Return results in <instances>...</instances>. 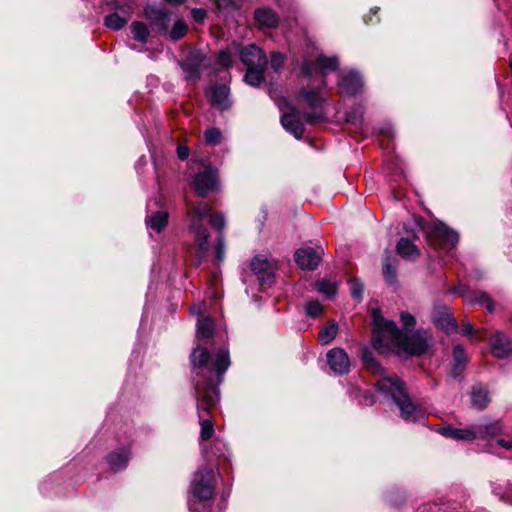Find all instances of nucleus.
Wrapping results in <instances>:
<instances>
[{
  "label": "nucleus",
  "instance_id": "f257e3e1",
  "mask_svg": "<svg viewBox=\"0 0 512 512\" xmlns=\"http://www.w3.org/2000/svg\"><path fill=\"white\" fill-rule=\"evenodd\" d=\"M190 359L195 371L193 386L201 426L200 436L207 441L214 434L210 411L219 400L218 386L230 366L229 352L220 348L212 358L207 348L198 346L193 349Z\"/></svg>",
  "mask_w": 512,
  "mask_h": 512
},
{
  "label": "nucleus",
  "instance_id": "f03ea898",
  "mask_svg": "<svg viewBox=\"0 0 512 512\" xmlns=\"http://www.w3.org/2000/svg\"><path fill=\"white\" fill-rule=\"evenodd\" d=\"M373 319L372 345L375 350L385 354L394 348L405 353L419 356L427 352L428 332L418 330L411 335L404 334L393 321L385 319L378 308L371 311Z\"/></svg>",
  "mask_w": 512,
  "mask_h": 512
},
{
  "label": "nucleus",
  "instance_id": "7ed1b4c3",
  "mask_svg": "<svg viewBox=\"0 0 512 512\" xmlns=\"http://www.w3.org/2000/svg\"><path fill=\"white\" fill-rule=\"evenodd\" d=\"M361 358L369 372L381 376L375 383L376 389L386 397L393 399L400 409L401 417L406 421H416L419 419L421 417V410L416 407L408 395L405 383L397 375H387L370 349L363 348Z\"/></svg>",
  "mask_w": 512,
  "mask_h": 512
},
{
  "label": "nucleus",
  "instance_id": "20e7f679",
  "mask_svg": "<svg viewBox=\"0 0 512 512\" xmlns=\"http://www.w3.org/2000/svg\"><path fill=\"white\" fill-rule=\"evenodd\" d=\"M211 208L205 202H198L192 209L189 210L190 216V231L194 234L195 243L200 256L198 264L205 256L209 249V232L203 226L204 219L210 214Z\"/></svg>",
  "mask_w": 512,
  "mask_h": 512
},
{
  "label": "nucleus",
  "instance_id": "39448f33",
  "mask_svg": "<svg viewBox=\"0 0 512 512\" xmlns=\"http://www.w3.org/2000/svg\"><path fill=\"white\" fill-rule=\"evenodd\" d=\"M192 493L200 500H208L212 498L214 493V472L211 468L199 469L192 482Z\"/></svg>",
  "mask_w": 512,
  "mask_h": 512
},
{
  "label": "nucleus",
  "instance_id": "423d86ee",
  "mask_svg": "<svg viewBox=\"0 0 512 512\" xmlns=\"http://www.w3.org/2000/svg\"><path fill=\"white\" fill-rule=\"evenodd\" d=\"M144 16L149 21L151 28L159 35H166L172 22V12L156 6H147Z\"/></svg>",
  "mask_w": 512,
  "mask_h": 512
},
{
  "label": "nucleus",
  "instance_id": "0eeeda50",
  "mask_svg": "<svg viewBox=\"0 0 512 512\" xmlns=\"http://www.w3.org/2000/svg\"><path fill=\"white\" fill-rule=\"evenodd\" d=\"M299 95L305 100L307 105L313 109L312 112L303 114L305 122L310 125L323 122L325 120V115L320 109L323 98L320 96L318 90H307L302 88Z\"/></svg>",
  "mask_w": 512,
  "mask_h": 512
},
{
  "label": "nucleus",
  "instance_id": "6e6552de",
  "mask_svg": "<svg viewBox=\"0 0 512 512\" xmlns=\"http://www.w3.org/2000/svg\"><path fill=\"white\" fill-rule=\"evenodd\" d=\"M206 60V56L201 51H191L185 60L180 63L185 73V80L196 83L201 77Z\"/></svg>",
  "mask_w": 512,
  "mask_h": 512
},
{
  "label": "nucleus",
  "instance_id": "1a4fd4ad",
  "mask_svg": "<svg viewBox=\"0 0 512 512\" xmlns=\"http://www.w3.org/2000/svg\"><path fill=\"white\" fill-rule=\"evenodd\" d=\"M431 241H436L446 249H452L459 240L457 232L447 227L442 222H434L427 231Z\"/></svg>",
  "mask_w": 512,
  "mask_h": 512
},
{
  "label": "nucleus",
  "instance_id": "9d476101",
  "mask_svg": "<svg viewBox=\"0 0 512 512\" xmlns=\"http://www.w3.org/2000/svg\"><path fill=\"white\" fill-rule=\"evenodd\" d=\"M339 62L336 57L319 56L314 61L306 60L301 66V73L306 77H311L319 72L322 76L328 71H335Z\"/></svg>",
  "mask_w": 512,
  "mask_h": 512
},
{
  "label": "nucleus",
  "instance_id": "9b49d317",
  "mask_svg": "<svg viewBox=\"0 0 512 512\" xmlns=\"http://www.w3.org/2000/svg\"><path fill=\"white\" fill-rule=\"evenodd\" d=\"M230 88L226 84H217L209 87L205 91V96L210 105L220 111H226L231 107L229 98Z\"/></svg>",
  "mask_w": 512,
  "mask_h": 512
},
{
  "label": "nucleus",
  "instance_id": "f8f14e48",
  "mask_svg": "<svg viewBox=\"0 0 512 512\" xmlns=\"http://www.w3.org/2000/svg\"><path fill=\"white\" fill-rule=\"evenodd\" d=\"M217 181V171L210 166L196 174L193 185L197 195L200 197L206 196L216 188Z\"/></svg>",
  "mask_w": 512,
  "mask_h": 512
},
{
  "label": "nucleus",
  "instance_id": "ddd939ff",
  "mask_svg": "<svg viewBox=\"0 0 512 512\" xmlns=\"http://www.w3.org/2000/svg\"><path fill=\"white\" fill-rule=\"evenodd\" d=\"M239 58L246 67H266L268 63L265 53L255 44L241 46Z\"/></svg>",
  "mask_w": 512,
  "mask_h": 512
},
{
  "label": "nucleus",
  "instance_id": "4468645a",
  "mask_svg": "<svg viewBox=\"0 0 512 512\" xmlns=\"http://www.w3.org/2000/svg\"><path fill=\"white\" fill-rule=\"evenodd\" d=\"M327 364L336 374H347L350 370V359L342 348H333L327 352Z\"/></svg>",
  "mask_w": 512,
  "mask_h": 512
},
{
  "label": "nucleus",
  "instance_id": "2eb2a0df",
  "mask_svg": "<svg viewBox=\"0 0 512 512\" xmlns=\"http://www.w3.org/2000/svg\"><path fill=\"white\" fill-rule=\"evenodd\" d=\"M294 259L302 269L315 270L321 261V253L312 247H303L296 250Z\"/></svg>",
  "mask_w": 512,
  "mask_h": 512
},
{
  "label": "nucleus",
  "instance_id": "dca6fc26",
  "mask_svg": "<svg viewBox=\"0 0 512 512\" xmlns=\"http://www.w3.org/2000/svg\"><path fill=\"white\" fill-rule=\"evenodd\" d=\"M281 124L283 128L291 133L296 139H301L305 132V127L301 121V115L296 108H292L291 112L283 113L281 116Z\"/></svg>",
  "mask_w": 512,
  "mask_h": 512
},
{
  "label": "nucleus",
  "instance_id": "f3484780",
  "mask_svg": "<svg viewBox=\"0 0 512 512\" xmlns=\"http://www.w3.org/2000/svg\"><path fill=\"white\" fill-rule=\"evenodd\" d=\"M251 269L261 283L266 284L272 282L274 268L264 256H255L251 261Z\"/></svg>",
  "mask_w": 512,
  "mask_h": 512
},
{
  "label": "nucleus",
  "instance_id": "a211bd4d",
  "mask_svg": "<svg viewBox=\"0 0 512 512\" xmlns=\"http://www.w3.org/2000/svg\"><path fill=\"white\" fill-rule=\"evenodd\" d=\"M432 320L436 326L447 333L457 330V324L449 308L445 305L435 306L432 312Z\"/></svg>",
  "mask_w": 512,
  "mask_h": 512
},
{
  "label": "nucleus",
  "instance_id": "6ab92c4d",
  "mask_svg": "<svg viewBox=\"0 0 512 512\" xmlns=\"http://www.w3.org/2000/svg\"><path fill=\"white\" fill-rule=\"evenodd\" d=\"M254 21L260 30L274 29L279 24V16L269 7H260L254 11Z\"/></svg>",
  "mask_w": 512,
  "mask_h": 512
},
{
  "label": "nucleus",
  "instance_id": "aec40b11",
  "mask_svg": "<svg viewBox=\"0 0 512 512\" xmlns=\"http://www.w3.org/2000/svg\"><path fill=\"white\" fill-rule=\"evenodd\" d=\"M408 237H402L397 243L396 249L398 254L404 259H414L420 255V250L413 243L412 239H417L414 230H406Z\"/></svg>",
  "mask_w": 512,
  "mask_h": 512
},
{
  "label": "nucleus",
  "instance_id": "412c9836",
  "mask_svg": "<svg viewBox=\"0 0 512 512\" xmlns=\"http://www.w3.org/2000/svg\"><path fill=\"white\" fill-rule=\"evenodd\" d=\"M339 88L342 93L348 95H356L363 88V81L361 76L354 71H350L341 76L339 81Z\"/></svg>",
  "mask_w": 512,
  "mask_h": 512
},
{
  "label": "nucleus",
  "instance_id": "4be33fe9",
  "mask_svg": "<svg viewBox=\"0 0 512 512\" xmlns=\"http://www.w3.org/2000/svg\"><path fill=\"white\" fill-rule=\"evenodd\" d=\"M491 351L497 358H505L512 352V342L502 332L497 331L490 340Z\"/></svg>",
  "mask_w": 512,
  "mask_h": 512
},
{
  "label": "nucleus",
  "instance_id": "5701e85b",
  "mask_svg": "<svg viewBox=\"0 0 512 512\" xmlns=\"http://www.w3.org/2000/svg\"><path fill=\"white\" fill-rule=\"evenodd\" d=\"M471 402L473 407L478 410L485 409L489 402V392L487 388L482 384H475L471 389Z\"/></svg>",
  "mask_w": 512,
  "mask_h": 512
},
{
  "label": "nucleus",
  "instance_id": "b1692460",
  "mask_svg": "<svg viewBox=\"0 0 512 512\" xmlns=\"http://www.w3.org/2000/svg\"><path fill=\"white\" fill-rule=\"evenodd\" d=\"M465 302L470 304H483L489 312L494 311V303L490 296L484 291H466L462 293Z\"/></svg>",
  "mask_w": 512,
  "mask_h": 512
},
{
  "label": "nucleus",
  "instance_id": "393cba45",
  "mask_svg": "<svg viewBox=\"0 0 512 512\" xmlns=\"http://www.w3.org/2000/svg\"><path fill=\"white\" fill-rule=\"evenodd\" d=\"M443 436L455 440L472 441L477 438V433L472 429H459L451 426H445L440 429Z\"/></svg>",
  "mask_w": 512,
  "mask_h": 512
},
{
  "label": "nucleus",
  "instance_id": "a878e982",
  "mask_svg": "<svg viewBox=\"0 0 512 512\" xmlns=\"http://www.w3.org/2000/svg\"><path fill=\"white\" fill-rule=\"evenodd\" d=\"M129 460V451L126 448L110 453L107 456V462L109 463L113 471H119L127 466Z\"/></svg>",
  "mask_w": 512,
  "mask_h": 512
},
{
  "label": "nucleus",
  "instance_id": "bb28decb",
  "mask_svg": "<svg viewBox=\"0 0 512 512\" xmlns=\"http://www.w3.org/2000/svg\"><path fill=\"white\" fill-rule=\"evenodd\" d=\"M453 368L451 374L453 377H458L464 370L468 357L464 348L461 345H456L453 349Z\"/></svg>",
  "mask_w": 512,
  "mask_h": 512
},
{
  "label": "nucleus",
  "instance_id": "cd10ccee",
  "mask_svg": "<svg viewBox=\"0 0 512 512\" xmlns=\"http://www.w3.org/2000/svg\"><path fill=\"white\" fill-rule=\"evenodd\" d=\"M214 321L211 317L201 316L197 321V337L199 340L203 341L205 339H209L214 334Z\"/></svg>",
  "mask_w": 512,
  "mask_h": 512
},
{
  "label": "nucleus",
  "instance_id": "c85d7f7f",
  "mask_svg": "<svg viewBox=\"0 0 512 512\" xmlns=\"http://www.w3.org/2000/svg\"><path fill=\"white\" fill-rule=\"evenodd\" d=\"M168 213L166 211H157L151 216L146 217V225L148 228L161 232L168 224Z\"/></svg>",
  "mask_w": 512,
  "mask_h": 512
},
{
  "label": "nucleus",
  "instance_id": "c756f323",
  "mask_svg": "<svg viewBox=\"0 0 512 512\" xmlns=\"http://www.w3.org/2000/svg\"><path fill=\"white\" fill-rule=\"evenodd\" d=\"M473 430L477 433V438H485L498 435L502 430V426L499 421H492L474 426Z\"/></svg>",
  "mask_w": 512,
  "mask_h": 512
},
{
  "label": "nucleus",
  "instance_id": "7c9ffc66",
  "mask_svg": "<svg viewBox=\"0 0 512 512\" xmlns=\"http://www.w3.org/2000/svg\"><path fill=\"white\" fill-rule=\"evenodd\" d=\"M247 71L244 75V82L250 86H258L264 80V72L266 67H246Z\"/></svg>",
  "mask_w": 512,
  "mask_h": 512
},
{
  "label": "nucleus",
  "instance_id": "2f4dec72",
  "mask_svg": "<svg viewBox=\"0 0 512 512\" xmlns=\"http://www.w3.org/2000/svg\"><path fill=\"white\" fill-rule=\"evenodd\" d=\"M396 266L397 260L392 258L391 255H387L383 260V275L385 280L390 284H393L396 281Z\"/></svg>",
  "mask_w": 512,
  "mask_h": 512
},
{
  "label": "nucleus",
  "instance_id": "473e14b6",
  "mask_svg": "<svg viewBox=\"0 0 512 512\" xmlns=\"http://www.w3.org/2000/svg\"><path fill=\"white\" fill-rule=\"evenodd\" d=\"M188 32V25L182 19L174 21L172 28L168 29V33L165 36L172 41H178L182 39Z\"/></svg>",
  "mask_w": 512,
  "mask_h": 512
},
{
  "label": "nucleus",
  "instance_id": "72a5a7b5",
  "mask_svg": "<svg viewBox=\"0 0 512 512\" xmlns=\"http://www.w3.org/2000/svg\"><path fill=\"white\" fill-rule=\"evenodd\" d=\"M131 33L133 38L141 43H146L150 36V31L147 25L139 21H135L131 24Z\"/></svg>",
  "mask_w": 512,
  "mask_h": 512
},
{
  "label": "nucleus",
  "instance_id": "f704fd0d",
  "mask_svg": "<svg viewBox=\"0 0 512 512\" xmlns=\"http://www.w3.org/2000/svg\"><path fill=\"white\" fill-rule=\"evenodd\" d=\"M128 23V17L120 16L117 13H110L104 18V24L109 29L118 31Z\"/></svg>",
  "mask_w": 512,
  "mask_h": 512
},
{
  "label": "nucleus",
  "instance_id": "c9c22d12",
  "mask_svg": "<svg viewBox=\"0 0 512 512\" xmlns=\"http://www.w3.org/2000/svg\"><path fill=\"white\" fill-rule=\"evenodd\" d=\"M338 326L336 323H331L321 329L319 332V339L323 344L330 343L337 335Z\"/></svg>",
  "mask_w": 512,
  "mask_h": 512
},
{
  "label": "nucleus",
  "instance_id": "e433bc0d",
  "mask_svg": "<svg viewBox=\"0 0 512 512\" xmlns=\"http://www.w3.org/2000/svg\"><path fill=\"white\" fill-rule=\"evenodd\" d=\"M316 287L321 294L325 295L328 298L333 297L337 291L336 284L325 279L318 280L316 283Z\"/></svg>",
  "mask_w": 512,
  "mask_h": 512
},
{
  "label": "nucleus",
  "instance_id": "4c0bfd02",
  "mask_svg": "<svg viewBox=\"0 0 512 512\" xmlns=\"http://www.w3.org/2000/svg\"><path fill=\"white\" fill-rule=\"evenodd\" d=\"M204 140L208 145H218L222 140V133L218 128H209L204 132Z\"/></svg>",
  "mask_w": 512,
  "mask_h": 512
},
{
  "label": "nucleus",
  "instance_id": "58836bf2",
  "mask_svg": "<svg viewBox=\"0 0 512 512\" xmlns=\"http://www.w3.org/2000/svg\"><path fill=\"white\" fill-rule=\"evenodd\" d=\"M215 257L217 263H221L225 257V241L222 234H220L216 240Z\"/></svg>",
  "mask_w": 512,
  "mask_h": 512
},
{
  "label": "nucleus",
  "instance_id": "ea45409f",
  "mask_svg": "<svg viewBox=\"0 0 512 512\" xmlns=\"http://www.w3.org/2000/svg\"><path fill=\"white\" fill-rule=\"evenodd\" d=\"M322 312V305L316 300L309 301L306 304V313L311 317H317Z\"/></svg>",
  "mask_w": 512,
  "mask_h": 512
},
{
  "label": "nucleus",
  "instance_id": "a19ab883",
  "mask_svg": "<svg viewBox=\"0 0 512 512\" xmlns=\"http://www.w3.org/2000/svg\"><path fill=\"white\" fill-rule=\"evenodd\" d=\"M270 65L275 72H279L284 65V55L281 53H273L271 55Z\"/></svg>",
  "mask_w": 512,
  "mask_h": 512
},
{
  "label": "nucleus",
  "instance_id": "79ce46f5",
  "mask_svg": "<svg viewBox=\"0 0 512 512\" xmlns=\"http://www.w3.org/2000/svg\"><path fill=\"white\" fill-rule=\"evenodd\" d=\"M210 224L215 229L222 231L225 226V218L220 213H215L210 215Z\"/></svg>",
  "mask_w": 512,
  "mask_h": 512
},
{
  "label": "nucleus",
  "instance_id": "37998d69",
  "mask_svg": "<svg viewBox=\"0 0 512 512\" xmlns=\"http://www.w3.org/2000/svg\"><path fill=\"white\" fill-rule=\"evenodd\" d=\"M364 291L363 284L359 281H351L350 282V293L353 298L360 300L362 298V294Z\"/></svg>",
  "mask_w": 512,
  "mask_h": 512
},
{
  "label": "nucleus",
  "instance_id": "c03bdc74",
  "mask_svg": "<svg viewBox=\"0 0 512 512\" xmlns=\"http://www.w3.org/2000/svg\"><path fill=\"white\" fill-rule=\"evenodd\" d=\"M218 62L221 66L229 68L232 66L233 59L232 55L228 50H223L219 53Z\"/></svg>",
  "mask_w": 512,
  "mask_h": 512
},
{
  "label": "nucleus",
  "instance_id": "a18cd8bd",
  "mask_svg": "<svg viewBox=\"0 0 512 512\" xmlns=\"http://www.w3.org/2000/svg\"><path fill=\"white\" fill-rule=\"evenodd\" d=\"M346 119L351 124L360 125L363 121V114L360 110H352L347 113Z\"/></svg>",
  "mask_w": 512,
  "mask_h": 512
},
{
  "label": "nucleus",
  "instance_id": "49530a36",
  "mask_svg": "<svg viewBox=\"0 0 512 512\" xmlns=\"http://www.w3.org/2000/svg\"><path fill=\"white\" fill-rule=\"evenodd\" d=\"M401 322L407 330L413 329L416 324L415 317L405 312L401 314Z\"/></svg>",
  "mask_w": 512,
  "mask_h": 512
},
{
  "label": "nucleus",
  "instance_id": "de8ad7c7",
  "mask_svg": "<svg viewBox=\"0 0 512 512\" xmlns=\"http://www.w3.org/2000/svg\"><path fill=\"white\" fill-rule=\"evenodd\" d=\"M206 16H207V12L205 9L193 8L191 10V17L197 23L202 24L204 22Z\"/></svg>",
  "mask_w": 512,
  "mask_h": 512
},
{
  "label": "nucleus",
  "instance_id": "09e8293b",
  "mask_svg": "<svg viewBox=\"0 0 512 512\" xmlns=\"http://www.w3.org/2000/svg\"><path fill=\"white\" fill-rule=\"evenodd\" d=\"M177 156L180 160H186L189 156V148L186 146L177 147Z\"/></svg>",
  "mask_w": 512,
  "mask_h": 512
},
{
  "label": "nucleus",
  "instance_id": "8fccbe9b",
  "mask_svg": "<svg viewBox=\"0 0 512 512\" xmlns=\"http://www.w3.org/2000/svg\"><path fill=\"white\" fill-rule=\"evenodd\" d=\"M462 335H472L475 333L474 327L470 322H467L463 328L460 330Z\"/></svg>",
  "mask_w": 512,
  "mask_h": 512
},
{
  "label": "nucleus",
  "instance_id": "3c124183",
  "mask_svg": "<svg viewBox=\"0 0 512 512\" xmlns=\"http://www.w3.org/2000/svg\"><path fill=\"white\" fill-rule=\"evenodd\" d=\"M214 1L219 9L226 8L232 3V0H214Z\"/></svg>",
  "mask_w": 512,
  "mask_h": 512
},
{
  "label": "nucleus",
  "instance_id": "603ef678",
  "mask_svg": "<svg viewBox=\"0 0 512 512\" xmlns=\"http://www.w3.org/2000/svg\"><path fill=\"white\" fill-rule=\"evenodd\" d=\"M499 445L506 448V449H509L512 447V441L511 440H504V439H501L498 441Z\"/></svg>",
  "mask_w": 512,
  "mask_h": 512
},
{
  "label": "nucleus",
  "instance_id": "864d4df0",
  "mask_svg": "<svg viewBox=\"0 0 512 512\" xmlns=\"http://www.w3.org/2000/svg\"><path fill=\"white\" fill-rule=\"evenodd\" d=\"M166 1L169 2V3H177V2H179V0H166Z\"/></svg>",
  "mask_w": 512,
  "mask_h": 512
},
{
  "label": "nucleus",
  "instance_id": "5fc2aeb1",
  "mask_svg": "<svg viewBox=\"0 0 512 512\" xmlns=\"http://www.w3.org/2000/svg\"><path fill=\"white\" fill-rule=\"evenodd\" d=\"M510 68H511V70H512V60L510 61Z\"/></svg>",
  "mask_w": 512,
  "mask_h": 512
}]
</instances>
